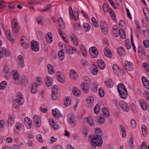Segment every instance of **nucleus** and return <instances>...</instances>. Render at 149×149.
Here are the masks:
<instances>
[{
  "label": "nucleus",
  "instance_id": "nucleus-43",
  "mask_svg": "<svg viewBox=\"0 0 149 149\" xmlns=\"http://www.w3.org/2000/svg\"><path fill=\"white\" fill-rule=\"evenodd\" d=\"M100 110V105L98 104H97L95 106L94 109V113L96 114H97Z\"/></svg>",
  "mask_w": 149,
  "mask_h": 149
},
{
  "label": "nucleus",
  "instance_id": "nucleus-54",
  "mask_svg": "<svg viewBox=\"0 0 149 149\" xmlns=\"http://www.w3.org/2000/svg\"><path fill=\"white\" fill-rule=\"evenodd\" d=\"M11 26L18 25L17 19L15 18H13L11 22Z\"/></svg>",
  "mask_w": 149,
  "mask_h": 149
},
{
  "label": "nucleus",
  "instance_id": "nucleus-6",
  "mask_svg": "<svg viewBox=\"0 0 149 149\" xmlns=\"http://www.w3.org/2000/svg\"><path fill=\"white\" fill-rule=\"evenodd\" d=\"M89 52L93 58H96L98 56V52L95 47H91L89 49Z\"/></svg>",
  "mask_w": 149,
  "mask_h": 149
},
{
  "label": "nucleus",
  "instance_id": "nucleus-27",
  "mask_svg": "<svg viewBox=\"0 0 149 149\" xmlns=\"http://www.w3.org/2000/svg\"><path fill=\"white\" fill-rule=\"evenodd\" d=\"M6 34L8 39L12 43H14V40L12 38V37L11 36V33L9 30H6Z\"/></svg>",
  "mask_w": 149,
  "mask_h": 149
},
{
  "label": "nucleus",
  "instance_id": "nucleus-32",
  "mask_svg": "<svg viewBox=\"0 0 149 149\" xmlns=\"http://www.w3.org/2000/svg\"><path fill=\"white\" fill-rule=\"evenodd\" d=\"M142 133L144 137H146L147 136V129L146 126L144 125H142L141 126Z\"/></svg>",
  "mask_w": 149,
  "mask_h": 149
},
{
  "label": "nucleus",
  "instance_id": "nucleus-52",
  "mask_svg": "<svg viewBox=\"0 0 149 149\" xmlns=\"http://www.w3.org/2000/svg\"><path fill=\"white\" fill-rule=\"evenodd\" d=\"M86 121L88 123H89L91 126L94 125L93 119L91 118H86Z\"/></svg>",
  "mask_w": 149,
  "mask_h": 149
},
{
  "label": "nucleus",
  "instance_id": "nucleus-41",
  "mask_svg": "<svg viewBox=\"0 0 149 149\" xmlns=\"http://www.w3.org/2000/svg\"><path fill=\"white\" fill-rule=\"evenodd\" d=\"M11 27L13 33H17L18 32L19 29L18 25L11 26Z\"/></svg>",
  "mask_w": 149,
  "mask_h": 149
},
{
  "label": "nucleus",
  "instance_id": "nucleus-45",
  "mask_svg": "<svg viewBox=\"0 0 149 149\" xmlns=\"http://www.w3.org/2000/svg\"><path fill=\"white\" fill-rule=\"evenodd\" d=\"M7 85V82L6 81H3L0 83V89L3 90L4 89Z\"/></svg>",
  "mask_w": 149,
  "mask_h": 149
},
{
  "label": "nucleus",
  "instance_id": "nucleus-57",
  "mask_svg": "<svg viewBox=\"0 0 149 149\" xmlns=\"http://www.w3.org/2000/svg\"><path fill=\"white\" fill-rule=\"evenodd\" d=\"M138 52L142 55L144 56L146 54L144 49L141 47H139Z\"/></svg>",
  "mask_w": 149,
  "mask_h": 149
},
{
  "label": "nucleus",
  "instance_id": "nucleus-19",
  "mask_svg": "<svg viewBox=\"0 0 149 149\" xmlns=\"http://www.w3.org/2000/svg\"><path fill=\"white\" fill-rule=\"evenodd\" d=\"M27 78L25 76L22 77L21 81V85L23 86H25L28 84V81Z\"/></svg>",
  "mask_w": 149,
  "mask_h": 149
},
{
  "label": "nucleus",
  "instance_id": "nucleus-53",
  "mask_svg": "<svg viewBox=\"0 0 149 149\" xmlns=\"http://www.w3.org/2000/svg\"><path fill=\"white\" fill-rule=\"evenodd\" d=\"M29 42L28 41L26 40L25 37H22L21 38L20 43L21 44V45H23L24 43H27Z\"/></svg>",
  "mask_w": 149,
  "mask_h": 149
},
{
  "label": "nucleus",
  "instance_id": "nucleus-34",
  "mask_svg": "<svg viewBox=\"0 0 149 149\" xmlns=\"http://www.w3.org/2000/svg\"><path fill=\"white\" fill-rule=\"evenodd\" d=\"M143 10L147 20L149 22V11L147 9L144 8H143Z\"/></svg>",
  "mask_w": 149,
  "mask_h": 149
},
{
  "label": "nucleus",
  "instance_id": "nucleus-63",
  "mask_svg": "<svg viewBox=\"0 0 149 149\" xmlns=\"http://www.w3.org/2000/svg\"><path fill=\"white\" fill-rule=\"evenodd\" d=\"M143 44L144 46L146 48L149 47V41L147 40H144L143 41Z\"/></svg>",
  "mask_w": 149,
  "mask_h": 149
},
{
  "label": "nucleus",
  "instance_id": "nucleus-47",
  "mask_svg": "<svg viewBox=\"0 0 149 149\" xmlns=\"http://www.w3.org/2000/svg\"><path fill=\"white\" fill-rule=\"evenodd\" d=\"M109 12L110 13V15L111 18L113 20L115 19V15L114 14V11L112 8H110Z\"/></svg>",
  "mask_w": 149,
  "mask_h": 149
},
{
  "label": "nucleus",
  "instance_id": "nucleus-31",
  "mask_svg": "<svg viewBox=\"0 0 149 149\" xmlns=\"http://www.w3.org/2000/svg\"><path fill=\"white\" fill-rule=\"evenodd\" d=\"M80 49L83 56H86L87 55V51L86 48L82 45H81L80 47Z\"/></svg>",
  "mask_w": 149,
  "mask_h": 149
},
{
  "label": "nucleus",
  "instance_id": "nucleus-38",
  "mask_svg": "<svg viewBox=\"0 0 149 149\" xmlns=\"http://www.w3.org/2000/svg\"><path fill=\"white\" fill-rule=\"evenodd\" d=\"M58 56L60 59L62 61L64 58V52L63 50H60L58 52Z\"/></svg>",
  "mask_w": 149,
  "mask_h": 149
},
{
  "label": "nucleus",
  "instance_id": "nucleus-26",
  "mask_svg": "<svg viewBox=\"0 0 149 149\" xmlns=\"http://www.w3.org/2000/svg\"><path fill=\"white\" fill-rule=\"evenodd\" d=\"M37 87L38 85L37 84L35 83L32 84L31 88V92L32 94H35L37 92Z\"/></svg>",
  "mask_w": 149,
  "mask_h": 149
},
{
  "label": "nucleus",
  "instance_id": "nucleus-46",
  "mask_svg": "<svg viewBox=\"0 0 149 149\" xmlns=\"http://www.w3.org/2000/svg\"><path fill=\"white\" fill-rule=\"evenodd\" d=\"M99 95L100 97H102L104 95V92L102 88H100L99 89Z\"/></svg>",
  "mask_w": 149,
  "mask_h": 149
},
{
  "label": "nucleus",
  "instance_id": "nucleus-1",
  "mask_svg": "<svg viewBox=\"0 0 149 149\" xmlns=\"http://www.w3.org/2000/svg\"><path fill=\"white\" fill-rule=\"evenodd\" d=\"M95 130L96 131V135L93 137L91 140V145L94 148H96L97 146L98 147H101L102 144L103 142L101 135V130L99 128H96Z\"/></svg>",
  "mask_w": 149,
  "mask_h": 149
},
{
  "label": "nucleus",
  "instance_id": "nucleus-30",
  "mask_svg": "<svg viewBox=\"0 0 149 149\" xmlns=\"http://www.w3.org/2000/svg\"><path fill=\"white\" fill-rule=\"evenodd\" d=\"M19 60V63L21 67L22 68L24 67V60L23 57L19 55L18 57Z\"/></svg>",
  "mask_w": 149,
  "mask_h": 149
},
{
  "label": "nucleus",
  "instance_id": "nucleus-49",
  "mask_svg": "<svg viewBox=\"0 0 149 149\" xmlns=\"http://www.w3.org/2000/svg\"><path fill=\"white\" fill-rule=\"evenodd\" d=\"M13 79L14 80H17L19 79V74L17 72H14V71H13Z\"/></svg>",
  "mask_w": 149,
  "mask_h": 149
},
{
  "label": "nucleus",
  "instance_id": "nucleus-62",
  "mask_svg": "<svg viewBox=\"0 0 149 149\" xmlns=\"http://www.w3.org/2000/svg\"><path fill=\"white\" fill-rule=\"evenodd\" d=\"M81 64L83 66L86 67L87 66L88 63L86 61L84 60H82L81 61Z\"/></svg>",
  "mask_w": 149,
  "mask_h": 149
},
{
  "label": "nucleus",
  "instance_id": "nucleus-28",
  "mask_svg": "<svg viewBox=\"0 0 149 149\" xmlns=\"http://www.w3.org/2000/svg\"><path fill=\"white\" fill-rule=\"evenodd\" d=\"M104 52L105 56L109 58L112 57V55L110 50L108 48H106L104 50Z\"/></svg>",
  "mask_w": 149,
  "mask_h": 149
},
{
  "label": "nucleus",
  "instance_id": "nucleus-51",
  "mask_svg": "<svg viewBox=\"0 0 149 149\" xmlns=\"http://www.w3.org/2000/svg\"><path fill=\"white\" fill-rule=\"evenodd\" d=\"M103 10L105 12L107 11V12H109V9L108 6L107 4L106 3H104L103 4Z\"/></svg>",
  "mask_w": 149,
  "mask_h": 149
},
{
  "label": "nucleus",
  "instance_id": "nucleus-4",
  "mask_svg": "<svg viewBox=\"0 0 149 149\" xmlns=\"http://www.w3.org/2000/svg\"><path fill=\"white\" fill-rule=\"evenodd\" d=\"M116 104H117L124 111L127 112L129 111V107L127 103L123 101H120L118 103L116 102Z\"/></svg>",
  "mask_w": 149,
  "mask_h": 149
},
{
  "label": "nucleus",
  "instance_id": "nucleus-9",
  "mask_svg": "<svg viewBox=\"0 0 149 149\" xmlns=\"http://www.w3.org/2000/svg\"><path fill=\"white\" fill-rule=\"evenodd\" d=\"M56 75L58 81L60 83H64L65 81V79L63 73L61 72L58 71L57 72Z\"/></svg>",
  "mask_w": 149,
  "mask_h": 149
},
{
  "label": "nucleus",
  "instance_id": "nucleus-44",
  "mask_svg": "<svg viewBox=\"0 0 149 149\" xmlns=\"http://www.w3.org/2000/svg\"><path fill=\"white\" fill-rule=\"evenodd\" d=\"M106 84L107 86L109 88L113 86V83L111 79H109L106 81Z\"/></svg>",
  "mask_w": 149,
  "mask_h": 149
},
{
  "label": "nucleus",
  "instance_id": "nucleus-10",
  "mask_svg": "<svg viewBox=\"0 0 149 149\" xmlns=\"http://www.w3.org/2000/svg\"><path fill=\"white\" fill-rule=\"evenodd\" d=\"M125 68L129 71H132L133 70V63L127 61H126L125 62Z\"/></svg>",
  "mask_w": 149,
  "mask_h": 149
},
{
  "label": "nucleus",
  "instance_id": "nucleus-48",
  "mask_svg": "<svg viewBox=\"0 0 149 149\" xmlns=\"http://www.w3.org/2000/svg\"><path fill=\"white\" fill-rule=\"evenodd\" d=\"M98 88L97 84L96 83H94L92 85V91L93 93H96L97 91Z\"/></svg>",
  "mask_w": 149,
  "mask_h": 149
},
{
  "label": "nucleus",
  "instance_id": "nucleus-17",
  "mask_svg": "<svg viewBox=\"0 0 149 149\" xmlns=\"http://www.w3.org/2000/svg\"><path fill=\"white\" fill-rule=\"evenodd\" d=\"M97 63L99 68L101 69H104L105 67V64L104 61L102 60H98Z\"/></svg>",
  "mask_w": 149,
  "mask_h": 149
},
{
  "label": "nucleus",
  "instance_id": "nucleus-18",
  "mask_svg": "<svg viewBox=\"0 0 149 149\" xmlns=\"http://www.w3.org/2000/svg\"><path fill=\"white\" fill-rule=\"evenodd\" d=\"M14 116L13 114H9L7 123L8 125L11 126L14 123Z\"/></svg>",
  "mask_w": 149,
  "mask_h": 149
},
{
  "label": "nucleus",
  "instance_id": "nucleus-8",
  "mask_svg": "<svg viewBox=\"0 0 149 149\" xmlns=\"http://www.w3.org/2000/svg\"><path fill=\"white\" fill-rule=\"evenodd\" d=\"M33 120L35 126L39 127L41 125V120L40 117L36 115L33 116Z\"/></svg>",
  "mask_w": 149,
  "mask_h": 149
},
{
  "label": "nucleus",
  "instance_id": "nucleus-21",
  "mask_svg": "<svg viewBox=\"0 0 149 149\" xmlns=\"http://www.w3.org/2000/svg\"><path fill=\"white\" fill-rule=\"evenodd\" d=\"M102 111L105 117L108 118L109 116V112L108 109L106 107H103L102 109Z\"/></svg>",
  "mask_w": 149,
  "mask_h": 149
},
{
  "label": "nucleus",
  "instance_id": "nucleus-20",
  "mask_svg": "<svg viewBox=\"0 0 149 149\" xmlns=\"http://www.w3.org/2000/svg\"><path fill=\"white\" fill-rule=\"evenodd\" d=\"M46 40L49 43H51L52 42V36L50 33H47L46 36Z\"/></svg>",
  "mask_w": 149,
  "mask_h": 149
},
{
  "label": "nucleus",
  "instance_id": "nucleus-64",
  "mask_svg": "<svg viewBox=\"0 0 149 149\" xmlns=\"http://www.w3.org/2000/svg\"><path fill=\"white\" fill-rule=\"evenodd\" d=\"M68 121H69L70 120H74V119H75V118L74 115L70 113L68 114Z\"/></svg>",
  "mask_w": 149,
  "mask_h": 149
},
{
  "label": "nucleus",
  "instance_id": "nucleus-40",
  "mask_svg": "<svg viewBox=\"0 0 149 149\" xmlns=\"http://www.w3.org/2000/svg\"><path fill=\"white\" fill-rule=\"evenodd\" d=\"M47 68L49 73L51 74H52L54 73V71L53 70V67L50 64H48L47 65Z\"/></svg>",
  "mask_w": 149,
  "mask_h": 149
},
{
  "label": "nucleus",
  "instance_id": "nucleus-56",
  "mask_svg": "<svg viewBox=\"0 0 149 149\" xmlns=\"http://www.w3.org/2000/svg\"><path fill=\"white\" fill-rule=\"evenodd\" d=\"M9 68L8 67V65H6L4 67V72L6 74H7L9 72Z\"/></svg>",
  "mask_w": 149,
  "mask_h": 149
},
{
  "label": "nucleus",
  "instance_id": "nucleus-55",
  "mask_svg": "<svg viewBox=\"0 0 149 149\" xmlns=\"http://www.w3.org/2000/svg\"><path fill=\"white\" fill-rule=\"evenodd\" d=\"M52 4H47L43 9L42 10V12H45L49 10L52 6Z\"/></svg>",
  "mask_w": 149,
  "mask_h": 149
},
{
  "label": "nucleus",
  "instance_id": "nucleus-14",
  "mask_svg": "<svg viewBox=\"0 0 149 149\" xmlns=\"http://www.w3.org/2000/svg\"><path fill=\"white\" fill-rule=\"evenodd\" d=\"M65 51L70 54H72L74 52H77L76 49L74 47L69 46L68 47H65Z\"/></svg>",
  "mask_w": 149,
  "mask_h": 149
},
{
  "label": "nucleus",
  "instance_id": "nucleus-13",
  "mask_svg": "<svg viewBox=\"0 0 149 149\" xmlns=\"http://www.w3.org/2000/svg\"><path fill=\"white\" fill-rule=\"evenodd\" d=\"M23 127V125L20 123L17 122V123L15 125V128L14 129V132L15 133H17L19 132L21 129Z\"/></svg>",
  "mask_w": 149,
  "mask_h": 149
},
{
  "label": "nucleus",
  "instance_id": "nucleus-35",
  "mask_svg": "<svg viewBox=\"0 0 149 149\" xmlns=\"http://www.w3.org/2000/svg\"><path fill=\"white\" fill-rule=\"evenodd\" d=\"M140 102L141 107L142 109L144 111L146 110L147 109V107L144 101L143 100H140Z\"/></svg>",
  "mask_w": 149,
  "mask_h": 149
},
{
  "label": "nucleus",
  "instance_id": "nucleus-50",
  "mask_svg": "<svg viewBox=\"0 0 149 149\" xmlns=\"http://www.w3.org/2000/svg\"><path fill=\"white\" fill-rule=\"evenodd\" d=\"M58 23L60 27H63L64 25V23L63 19L61 18H59L58 20Z\"/></svg>",
  "mask_w": 149,
  "mask_h": 149
},
{
  "label": "nucleus",
  "instance_id": "nucleus-22",
  "mask_svg": "<svg viewBox=\"0 0 149 149\" xmlns=\"http://www.w3.org/2000/svg\"><path fill=\"white\" fill-rule=\"evenodd\" d=\"M49 121L50 125L52 126V128L54 130H57L58 129V126L56 123L54 122V120L52 119L49 118Z\"/></svg>",
  "mask_w": 149,
  "mask_h": 149
},
{
  "label": "nucleus",
  "instance_id": "nucleus-59",
  "mask_svg": "<svg viewBox=\"0 0 149 149\" xmlns=\"http://www.w3.org/2000/svg\"><path fill=\"white\" fill-rule=\"evenodd\" d=\"M131 41L132 43V47L134 49V51L135 52L136 51V49L134 43L133 42V38L132 35H131Z\"/></svg>",
  "mask_w": 149,
  "mask_h": 149
},
{
  "label": "nucleus",
  "instance_id": "nucleus-24",
  "mask_svg": "<svg viewBox=\"0 0 149 149\" xmlns=\"http://www.w3.org/2000/svg\"><path fill=\"white\" fill-rule=\"evenodd\" d=\"M119 26L120 30L124 29L126 28V24L123 20H120L119 22Z\"/></svg>",
  "mask_w": 149,
  "mask_h": 149
},
{
  "label": "nucleus",
  "instance_id": "nucleus-23",
  "mask_svg": "<svg viewBox=\"0 0 149 149\" xmlns=\"http://www.w3.org/2000/svg\"><path fill=\"white\" fill-rule=\"evenodd\" d=\"M70 76L72 79H76L78 77V75L76 72L73 69L70 71Z\"/></svg>",
  "mask_w": 149,
  "mask_h": 149
},
{
  "label": "nucleus",
  "instance_id": "nucleus-3",
  "mask_svg": "<svg viewBox=\"0 0 149 149\" xmlns=\"http://www.w3.org/2000/svg\"><path fill=\"white\" fill-rule=\"evenodd\" d=\"M117 89L121 97L123 99H126L127 92L124 85L122 83H119L117 86Z\"/></svg>",
  "mask_w": 149,
  "mask_h": 149
},
{
  "label": "nucleus",
  "instance_id": "nucleus-58",
  "mask_svg": "<svg viewBox=\"0 0 149 149\" xmlns=\"http://www.w3.org/2000/svg\"><path fill=\"white\" fill-rule=\"evenodd\" d=\"M113 69L114 72L116 73L117 71V70L120 69V68L117 65H114L113 66Z\"/></svg>",
  "mask_w": 149,
  "mask_h": 149
},
{
  "label": "nucleus",
  "instance_id": "nucleus-16",
  "mask_svg": "<svg viewBox=\"0 0 149 149\" xmlns=\"http://www.w3.org/2000/svg\"><path fill=\"white\" fill-rule=\"evenodd\" d=\"M72 91L73 94L75 96H79L81 94L80 90L76 87H73Z\"/></svg>",
  "mask_w": 149,
  "mask_h": 149
},
{
  "label": "nucleus",
  "instance_id": "nucleus-42",
  "mask_svg": "<svg viewBox=\"0 0 149 149\" xmlns=\"http://www.w3.org/2000/svg\"><path fill=\"white\" fill-rule=\"evenodd\" d=\"M5 121L3 120L0 121V131H2L5 126Z\"/></svg>",
  "mask_w": 149,
  "mask_h": 149
},
{
  "label": "nucleus",
  "instance_id": "nucleus-36",
  "mask_svg": "<svg viewBox=\"0 0 149 149\" xmlns=\"http://www.w3.org/2000/svg\"><path fill=\"white\" fill-rule=\"evenodd\" d=\"M84 29L86 32L89 31L91 29L90 26L88 23H84L83 25Z\"/></svg>",
  "mask_w": 149,
  "mask_h": 149
},
{
  "label": "nucleus",
  "instance_id": "nucleus-5",
  "mask_svg": "<svg viewBox=\"0 0 149 149\" xmlns=\"http://www.w3.org/2000/svg\"><path fill=\"white\" fill-rule=\"evenodd\" d=\"M100 26L103 33L105 34H107L108 31V26L107 23L104 20H102L101 22Z\"/></svg>",
  "mask_w": 149,
  "mask_h": 149
},
{
  "label": "nucleus",
  "instance_id": "nucleus-2",
  "mask_svg": "<svg viewBox=\"0 0 149 149\" xmlns=\"http://www.w3.org/2000/svg\"><path fill=\"white\" fill-rule=\"evenodd\" d=\"M24 101V99L23 97V95L20 92L17 93V97L15 100L13 102V106L16 109L22 104Z\"/></svg>",
  "mask_w": 149,
  "mask_h": 149
},
{
  "label": "nucleus",
  "instance_id": "nucleus-39",
  "mask_svg": "<svg viewBox=\"0 0 149 149\" xmlns=\"http://www.w3.org/2000/svg\"><path fill=\"white\" fill-rule=\"evenodd\" d=\"M71 103V100L70 98L68 97H67L65 98V100L64 101L65 106L66 107L69 105Z\"/></svg>",
  "mask_w": 149,
  "mask_h": 149
},
{
  "label": "nucleus",
  "instance_id": "nucleus-7",
  "mask_svg": "<svg viewBox=\"0 0 149 149\" xmlns=\"http://www.w3.org/2000/svg\"><path fill=\"white\" fill-rule=\"evenodd\" d=\"M31 46L32 49L34 51L37 52L39 50V44L35 40H33L31 42Z\"/></svg>",
  "mask_w": 149,
  "mask_h": 149
},
{
  "label": "nucleus",
  "instance_id": "nucleus-60",
  "mask_svg": "<svg viewBox=\"0 0 149 149\" xmlns=\"http://www.w3.org/2000/svg\"><path fill=\"white\" fill-rule=\"evenodd\" d=\"M37 140L40 142H42L43 140L42 138L41 134H37L36 136Z\"/></svg>",
  "mask_w": 149,
  "mask_h": 149
},
{
  "label": "nucleus",
  "instance_id": "nucleus-15",
  "mask_svg": "<svg viewBox=\"0 0 149 149\" xmlns=\"http://www.w3.org/2000/svg\"><path fill=\"white\" fill-rule=\"evenodd\" d=\"M81 87L83 91L85 93H88L89 91V89L88 85L86 82L81 83Z\"/></svg>",
  "mask_w": 149,
  "mask_h": 149
},
{
  "label": "nucleus",
  "instance_id": "nucleus-61",
  "mask_svg": "<svg viewBox=\"0 0 149 149\" xmlns=\"http://www.w3.org/2000/svg\"><path fill=\"white\" fill-rule=\"evenodd\" d=\"M72 19H74L75 21H77L78 20L79 17L78 14V13H76L75 14H72Z\"/></svg>",
  "mask_w": 149,
  "mask_h": 149
},
{
  "label": "nucleus",
  "instance_id": "nucleus-11",
  "mask_svg": "<svg viewBox=\"0 0 149 149\" xmlns=\"http://www.w3.org/2000/svg\"><path fill=\"white\" fill-rule=\"evenodd\" d=\"M52 79L48 76L45 77V81L46 86L47 87L50 86L52 84Z\"/></svg>",
  "mask_w": 149,
  "mask_h": 149
},
{
  "label": "nucleus",
  "instance_id": "nucleus-25",
  "mask_svg": "<svg viewBox=\"0 0 149 149\" xmlns=\"http://www.w3.org/2000/svg\"><path fill=\"white\" fill-rule=\"evenodd\" d=\"M118 54L121 56H124L125 55V50L121 46H119L118 47Z\"/></svg>",
  "mask_w": 149,
  "mask_h": 149
},
{
  "label": "nucleus",
  "instance_id": "nucleus-37",
  "mask_svg": "<svg viewBox=\"0 0 149 149\" xmlns=\"http://www.w3.org/2000/svg\"><path fill=\"white\" fill-rule=\"evenodd\" d=\"M119 35L120 36L121 38L122 39H124L125 38V35L124 29L120 30L118 31Z\"/></svg>",
  "mask_w": 149,
  "mask_h": 149
},
{
  "label": "nucleus",
  "instance_id": "nucleus-12",
  "mask_svg": "<svg viewBox=\"0 0 149 149\" xmlns=\"http://www.w3.org/2000/svg\"><path fill=\"white\" fill-rule=\"evenodd\" d=\"M70 39L74 45L76 46L78 45L79 41L75 33H72L70 36Z\"/></svg>",
  "mask_w": 149,
  "mask_h": 149
},
{
  "label": "nucleus",
  "instance_id": "nucleus-29",
  "mask_svg": "<svg viewBox=\"0 0 149 149\" xmlns=\"http://www.w3.org/2000/svg\"><path fill=\"white\" fill-rule=\"evenodd\" d=\"M81 27L79 23H75L74 24L73 29L75 31L77 32H78L81 30Z\"/></svg>",
  "mask_w": 149,
  "mask_h": 149
},
{
  "label": "nucleus",
  "instance_id": "nucleus-33",
  "mask_svg": "<svg viewBox=\"0 0 149 149\" xmlns=\"http://www.w3.org/2000/svg\"><path fill=\"white\" fill-rule=\"evenodd\" d=\"M53 114L54 116L56 117H58L60 116L61 113L57 109H55L52 110Z\"/></svg>",
  "mask_w": 149,
  "mask_h": 149
}]
</instances>
